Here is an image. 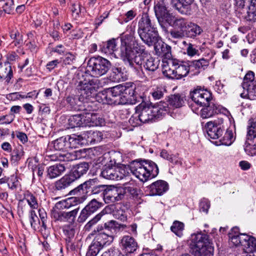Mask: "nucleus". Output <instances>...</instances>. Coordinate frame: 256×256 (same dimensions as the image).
<instances>
[{
  "mask_svg": "<svg viewBox=\"0 0 256 256\" xmlns=\"http://www.w3.org/2000/svg\"><path fill=\"white\" fill-rule=\"evenodd\" d=\"M111 66L110 62L102 56H93L88 62L84 80L77 86L78 100L84 102L94 96L102 84L97 78L104 75Z\"/></svg>",
  "mask_w": 256,
  "mask_h": 256,
  "instance_id": "1",
  "label": "nucleus"
},
{
  "mask_svg": "<svg viewBox=\"0 0 256 256\" xmlns=\"http://www.w3.org/2000/svg\"><path fill=\"white\" fill-rule=\"evenodd\" d=\"M126 38L120 46V56L125 64L131 68L134 67V64H140L142 56L144 54L145 47L139 44L135 39Z\"/></svg>",
  "mask_w": 256,
  "mask_h": 256,
  "instance_id": "2",
  "label": "nucleus"
},
{
  "mask_svg": "<svg viewBox=\"0 0 256 256\" xmlns=\"http://www.w3.org/2000/svg\"><path fill=\"white\" fill-rule=\"evenodd\" d=\"M138 32L141 40L148 46H153L160 38L155 24L146 12H142L138 21Z\"/></svg>",
  "mask_w": 256,
  "mask_h": 256,
  "instance_id": "3",
  "label": "nucleus"
},
{
  "mask_svg": "<svg viewBox=\"0 0 256 256\" xmlns=\"http://www.w3.org/2000/svg\"><path fill=\"white\" fill-rule=\"evenodd\" d=\"M131 172L142 182L155 178L158 174V166L150 160L133 161L130 166Z\"/></svg>",
  "mask_w": 256,
  "mask_h": 256,
  "instance_id": "4",
  "label": "nucleus"
},
{
  "mask_svg": "<svg viewBox=\"0 0 256 256\" xmlns=\"http://www.w3.org/2000/svg\"><path fill=\"white\" fill-rule=\"evenodd\" d=\"M190 248L194 256H212L214 247L207 234L198 232L191 235Z\"/></svg>",
  "mask_w": 256,
  "mask_h": 256,
  "instance_id": "5",
  "label": "nucleus"
},
{
  "mask_svg": "<svg viewBox=\"0 0 256 256\" xmlns=\"http://www.w3.org/2000/svg\"><path fill=\"white\" fill-rule=\"evenodd\" d=\"M89 169L88 162H83L74 166L70 173L65 174L54 184L55 190L62 191L70 186L75 181L86 174Z\"/></svg>",
  "mask_w": 256,
  "mask_h": 256,
  "instance_id": "6",
  "label": "nucleus"
},
{
  "mask_svg": "<svg viewBox=\"0 0 256 256\" xmlns=\"http://www.w3.org/2000/svg\"><path fill=\"white\" fill-rule=\"evenodd\" d=\"M176 63L175 72L177 80L186 76L189 72L192 73V75L198 74L200 70H204L208 65V61L204 58L188 62H180L177 60Z\"/></svg>",
  "mask_w": 256,
  "mask_h": 256,
  "instance_id": "7",
  "label": "nucleus"
},
{
  "mask_svg": "<svg viewBox=\"0 0 256 256\" xmlns=\"http://www.w3.org/2000/svg\"><path fill=\"white\" fill-rule=\"evenodd\" d=\"M121 88L122 85L119 84L99 92L96 96V99L100 100L99 98H100L102 102L110 105L128 104L127 96L122 94V88Z\"/></svg>",
  "mask_w": 256,
  "mask_h": 256,
  "instance_id": "8",
  "label": "nucleus"
},
{
  "mask_svg": "<svg viewBox=\"0 0 256 256\" xmlns=\"http://www.w3.org/2000/svg\"><path fill=\"white\" fill-rule=\"evenodd\" d=\"M96 231L98 233L96 234L86 256H96L104 246L110 245L114 240V236L103 231L102 226H98Z\"/></svg>",
  "mask_w": 256,
  "mask_h": 256,
  "instance_id": "9",
  "label": "nucleus"
},
{
  "mask_svg": "<svg viewBox=\"0 0 256 256\" xmlns=\"http://www.w3.org/2000/svg\"><path fill=\"white\" fill-rule=\"evenodd\" d=\"M223 124V119L221 118L218 121H210L206 122L204 129L208 138L213 140L212 142L216 146H220L224 144V136H222L223 130L221 125Z\"/></svg>",
  "mask_w": 256,
  "mask_h": 256,
  "instance_id": "10",
  "label": "nucleus"
},
{
  "mask_svg": "<svg viewBox=\"0 0 256 256\" xmlns=\"http://www.w3.org/2000/svg\"><path fill=\"white\" fill-rule=\"evenodd\" d=\"M98 183H99V181L96 178L89 179L70 190L69 194L77 196L80 199L82 200V203L86 199L88 194L91 193L92 190Z\"/></svg>",
  "mask_w": 256,
  "mask_h": 256,
  "instance_id": "11",
  "label": "nucleus"
},
{
  "mask_svg": "<svg viewBox=\"0 0 256 256\" xmlns=\"http://www.w3.org/2000/svg\"><path fill=\"white\" fill-rule=\"evenodd\" d=\"M79 143V140L76 136H66L60 137L53 142V146L56 150L66 151L68 148L76 147Z\"/></svg>",
  "mask_w": 256,
  "mask_h": 256,
  "instance_id": "12",
  "label": "nucleus"
},
{
  "mask_svg": "<svg viewBox=\"0 0 256 256\" xmlns=\"http://www.w3.org/2000/svg\"><path fill=\"white\" fill-rule=\"evenodd\" d=\"M124 190L122 188L107 186L103 199L106 204L120 201L124 198Z\"/></svg>",
  "mask_w": 256,
  "mask_h": 256,
  "instance_id": "13",
  "label": "nucleus"
},
{
  "mask_svg": "<svg viewBox=\"0 0 256 256\" xmlns=\"http://www.w3.org/2000/svg\"><path fill=\"white\" fill-rule=\"evenodd\" d=\"M190 96L195 104L200 107L206 106L212 99V93L206 89L197 88L190 93Z\"/></svg>",
  "mask_w": 256,
  "mask_h": 256,
  "instance_id": "14",
  "label": "nucleus"
},
{
  "mask_svg": "<svg viewBox=\"0 0 256 256\" xmlns=\"http://www.w3.org/2000/svg\"><path fill=\"white\" fill-rule=\"evenodd\" d=\"M152 106L140 104L136 107V112L142 124L152 122L158 119Z\"/></svg>",
  "mask_w": 256,
  "mask_h": 256,
  "instance_id": "15",
  "label": "nucleus"
},
{
  "mask_svg": "<svg viewBox=\"0 0 256 256\" xmlns=\"http://www.w3.org/2000/svg\"><path fill=\"white\" fill-rule=\"evenodd\" d=\"M228 244L230 246H244L249 235L245 233H240L237 227L232 228L228 234Z\"/></svg>",
  "mask_w": 256,
  "mask_h": 256,
  "instance_id": "16",
  "label": "nucleus"
},
{
  "mask_svg": "<svg viewBox=\"0 0 256 256\" xmlns=\"http://www.w3.org/2000/svg\"><path fill=\"white\" fill-rule=\"evenodd\" d=\"M102 206V204L96 199L91 200L82 210L77 221L78 223H84L92 214L96 212Z\"/></svg>",
  "mask_w": 256,
  "mask_h": 256,
  "instance_id": "17",
  "label": "nucleus"
},
{
  "mask_svg": "<svg viewBox=\"0 0 256 256\" xmlns=\"http://www.w3.org/2000/svg\"><path fill=\"white\" fill-rule=\"evenodd\" d=\"M120 244L122 250L126 253H134L138 248L136 240L129 235H124L121 237Z\"/></svg>",
  "mask_w": 256,
  "mask_h": 256,
  "instance_id": "18",
  "label": "nucleus"
},
{
  "mask_svg": "<svg viewBox=\"0 0 256 256\" xmlns=\"http://www.w3.org/2000/svg\"><path fill=\"white\" fill-rule=\"evenodd\" d=\"M230 112L225 108V115L227 116L230 126L225 132V146H230L233 144L236 138V125L234 118L230 116Z\"/></svg>",
  "mask_w": 256,
  "mask_h": 256,
  "instance_id": "19",
  "label": "nucleus"
},
{
  "mask_svg": "<svg viewBox=\"0 0 256 256\" xmlns=\"http://www.w3.org/2000/svg\"><path fill=\"white\" fill-rule=\"evenodd\" d=\"M102 176L106 179L118 180L124 178L126 174L124 168H104L101 172Z\"/></svg>",
  "mask_w": 256,
  "mask_h": 256,
  "instance_id": "20",
  "label": "nucleus"
},
{
  "mask_svg": "<svg viewBox=\"0 0 256 256\" xmlns=\"http://www.w3.org/2000/svg\"><path fill=\"white\" fill-rule=\"evenodd\" d=\"M135 65L144 68L148 72H154L158 69L159 62L146 54L142 56L140 64H134Z\"/></svg>",
  "mask_w": 256,
  "mask_h": 256,
  "instance_id": "21",
  "label": "nucleus"
},
{
  "mask_svg": "<svg viewBox=\"0 0 256 256\" xmlns=\"http://www.w3.org/2000/svg\"><path fill=\"white\" fill-rule=\"evenodd\" d=\"M188 26L184 32H176V36L178 37L186 36L190 38H195L196 36H200L202 32V30L200 26L197 24L190 22Z\"/></svg>",
  "mask_w": 256,
  "mask_h": 256,
  "instance_id": "22",
  "label": "nucleus"
},
{
  "mask_svg": "<svg viewBox=\"0 0 256 256\" xmlns=\"http://www.w3.org/2000/svg\"><path fill=\"white\" fill-rule=\"evenodd\" d=\"M202 107L203 108L200 112V116L202 118H208L212 116L215 114L222 113L224 110L222 106L210 102L206 106H202Z\"/></svg>",
  "mask_w": 256,
  "mask_h": 256,
  "instance_id": "23",
  "label": "nucleus"
},
{
  "mask_svg": "<svg viewBox=\"0 0 256 256\" xmlns=\"http://www.w3.org/2000/svg\"><path fill=\"white\" fill-rule=\"evenodd\" d=\"M168 189V184L164 180H158L148 186L150 196H162Z\"/></svg>",
  "mask_w": 256,
  "mask_h": 256,
  "instance_id": "24",
  "label": "nucleus"
},
{
  "mask_svg": "<svg viewBox=\"0 0 256 256\" xmlns=\"http://www.w3.org/2000/svg\"><path fill=\"white\" fill-rule=\"evenodd\" d=\"M82 200L80 199L77 196H75L57 202L52 209L60 210L68 209L73 206L82 204Z\"/></svg>",
  "mask_w": 256,
  "mask_h": 256,
  "instance_id": "25",
  "label": "nucleus"
},
{
  "mask_svg": "<svg viewBox=\"0 0 256 256\" xmlns=\"http://www.w3.org/2000/svg\"><path fill=\"white\" fill-rule=\"evenodd\" d=\"M154 45L156 54L158 56L164 58L168 60L172 56L171 47L162 42L160 40H158Z\"/></svg>",
  "mask_w": 256,
  "mask_h": 256,
  "instance_id": "26",
  "label": "nucleus"
},
{
  "mask_svg": "<svg viewBox=\"0 0 256 256\" xmlns=\"http://www.w3.org/2000/svg\"><path fill=\"white\" fill-rule=\"evenodd\" d=\"M66 170V168L64 164H56L46 168V176L50 180L54 179L62 175Z\"/></svg>",
  "mask_w": 256,
  "mask_h": 256,
  "instance_id": "27",
  "label": "nucleus"
},
{
  "mask_svg": "<svg viewBox=\"0 0 256 256\" xmlns=\"http://www.w3.org/2000/svg\"><path fill=\"white\" fill-rule=\"evenodd\" d=\"M177 60L170 59L168 62H164L162 68V74L168 78L176 79L175 72L176 66L177 65Z\"/></svg>",
  "mask_w": 256,
  "mask_h": 256,
  "instance_id": "28",
  "label": "nucleus"
},
{
  "mask_svg": "<svg viewBox=\"0 0 256 256\" xmlns=\"http://www.w3.org/2000/svg\"><path fill=\"white\" fill-rule=\"evenodd\" d=\"M194 0H172V6L180 13L185 14H190V6Z\"/></svg>",
  "mask_w": 256,
  "mask_h": 256,
  "instance_id": "29",
  "label": "nucleus"
},
{
  "mask_svg": "<svg viewBox=\"0 0 256 256\" xmlns=\"http://www.w3.org/2000/svg\"><path fill=\"white\" fill-rule=\"evenodd\" d=\"M190 22L182 18H178L174 22V28L179 30H172L170 31V36L174 38H181L182 37H178L176 36V32H182L186 30Z\"/></svg>",
  "mask_w": 256,
  "mask_h": 256,
  "instance_id": "30",
  "label": "nucleus"
},
{
  "mask_svg": "<svg viewBox=\"0 0 256 256\" xmlns=\"http://www.w3.org/2000/svg\"><path fill=\"white\" fill-rule=\"evenodd\" d=\"M190 22L182 18H178L174 22V28L179 30H172L170 31V36L174 38H181L182 37H178L176 36V32H182L186 30Z\"/></svg>",
  "mask_w": 256,
  "mask_h": 256,
  "instance_id": "31",
  "label": "nucleus"
},
{
  "mask_svg": "<svg viewBox=\"0 0 256 256\" xmlns=\"http://www.w3.org/2000/svg\"><path fill=\"white\" fill-rule=\"evenodd\" d=\"M74 226L73 224H65L62 226V231L68 246H72L76 233Z\"/></svg>",
  "mask_w": 256,
  "mask_h": 256,
  "instance_id": "32",
  "label": "nucleus"
},
{
  "mask_svg": "<svg viewBox=\"0 0 256 256\" xmlns=\"http://www.w3.org/2000/svg\"><path fill=\"white\" fill-rule=\"evenodd\" d=\"M86 126H102L104 124V120L99 115L94 112L85 114Z\"/></svg>",
  "mask_w": 256,
  "mask_h": 256,
  "instance_id": "33",
  "label": "nucleus"
},
{
  "mask_svg": "<svg viewBox=\"0 0 256 256\" xmlns=\"http://www.w3.org/2000/svg\"><path fill=\"white\" fill-rule=\"evenodd\" d=\"M13 78V71L10 64L5 62L4 64L0 62V80L4 79L7 84L10 82Z\"/></svg>",
  "mask_w": 256,
  "mask_h": 256,
  "instance_id": "34",
  "label": "nucleus"
},
{
  "mask_svg": "<svg viewBox=\"0 0 256 256\" xmlns=\"http://www.w3.org/2000/svg\"><path fill=\"white\" fill-rule=\"evenodd\" d=\"M10 36L12 42L10 44V48L15 47L20 48L24 44L23 35L18 30H12L9 32Z\"/></svg>",
  "mask_w": 256,
  "mask_h": 256,
  "instance_id": "35",
  "label": "nucleus"
},
{
  "mask_svg": "<svg viewBox=\"0 0 256 256\" xmlns=\"http://www.w3.org/2000/svg\"><path fill=\"white\" fill-rule=\"evenodd\" d=\"M68 124L72 128L76 127H86L85 114L72 116L68 119Z\"/></svg>",
  "mask_w": 256,
  "mask_h": 256,
  "instance_id": "36",
  "label": "nucleus"
},
{
  "mask_svg": "<svg viewBox=\"0 0 256 256\" xmlns=\"http://www.w3.org/2000/svg\"><path fill=\"white\" fill-rule=\"evenodd\" d=\"M154 10L158 22L162 20L168 11L163 0H156L154 2Z\"/></svg>",
  "mask_w": 256,
  "mask_h": 256,
  "instance_id": "37",
  "label": "nucleus"
},
{
  "mask_svg": "<svg viewBox=\"0 0 256 256\" xmlns=\"http://www.w3.org/2000/svg\"><path fill=\"white\" fill-rule=\"evenodd\" d=\"M116 39H111L100 46V50L102 52L106 54L112 55L114 52L117 50Z\"/></svg>",
  "mask_w": 256,
  "mask_h": 256,
  "instance_id": "38",
  "label": "nucleus"
},
{
  "mask_svg": "<svg viewBox=\"0 0 256 256\" xmlns=\"http://www.w3.org/2000/svg\"><path fill=\"white\" fill-rule=\"evenodd\" d=\"M248 239L246 240V242L244 244V248L242 253L255 256L254 252H256V238L249 236V238Z\"/></svg>",
  "mask_w": 256,
  "mask_h": 256,
  "instance_id": "39",
  "label": "nucleus"
},
{
  "mask_svg": "<svg viewBox=\"0 0 256 256\" xmlns=\"http://www.w3.org/2000/svg\"><path fill=\"white\" fill-rule=\"evenodd\" d=\"M24 200H26L30 208V210L38 209L39 204L37 197L29 191L26 192L24 194Z\"/></svg>",
  "mask_w": 256,
  "mask_h": 256,
  "instance_id": "40",
  "label": "nucleus"
},
{
  "mask_svg": "<svg viewBox=\"0 0 256 256\" xmlns=\"http://www.w3.org/2000/svg\"><path fill=\"white\" fill-rule=\"evenodd\" d=\"M185 100V97L178 94H172L168 98L170 106L174 108H179L183 106Z\"/></svg>",
  "mask_w": 256,
  "mask_h": 256,
  "instance_id": "41",
  "label": "nucleus"
},
{
  "mask_svg": "<svg viewBox=\"0 0 256 256\" xmlns=\"http://www.w3.org/2000/svg\"><path fill=\"white\" fill-rule=\"evenodd\" d=\"M103 228V231L106 232L108 234H111L112 236L118 232V223L114 220H110L104 224L102 226Z\"/></svg>",
  "mask_w": 256,
  "mask_h": 256,
  "instance_id": "42",
  "label": "nucleus"
},
{
  "mask_svg": "<svg viewBox=\"0 0 256 256\" xmlns=\"http://www.w3.org/2000/svg\"><path fill=\"white\" fill-rule=\"evenodd\" d=\"M154 110H156V114L158 118H160L163 115L169 112L170 108L168 104L166 102H160L159 104L152 106Z\"/></svg>",
  "mask_w": 256,
  "mask_h": 256,
  "instance_id": "43",
  "label": "nucleus"
},
{
  "mask_svg": "<svg viewBox=\"0 0 256 256\" xmlns=\"http://www.w3.org/2000/svg\"><path fill=\"white\" fill-rule=\"evenodd\" d=\"M245 152L250 156L256 155V141L247 137L244 145Z\"/></svg>",
  "mask_w": 256,
  "mask_h": 256,
  "instance_id": "44",
  "label": "nucleus"
},
{
  "mask_svg": "<svg viewBox=\"0 0 256 256\" xmlns=\"http://www.w3.org/2000/svg\"><path fill=\"white\" fill-rule=\"evenodd\" d=\"M28 220L31 228L34 230H36L38 228V226L41 224L34 210H30L28 212Z\"/></svg>",
  "mask_w": 256,
  "mask_h": 256,
  "instance_id": "45",
  "label": "nucleus"
},
{
  "mask_svg": "<svg viewBox=\"0 0 256 256\" xmlns=\"http://www.w3.org/2000/svg\"><path fill=\"white\" fill-rule=\"evenodd\" d=\"M122 93L124 96H127L128 104H129L131 100L135 99V86H130V87H126L122 85Z\"/></svg>",
  "mask_w": 256,
  "mask_h": 256,
  "instance_id": "46",
  "label": "nucleus"
},
{
  "mask_svg": "<svg viewBox=\"0 0 256 256\" xmlns=\"http://www.w3.org/2000/svg\"><path fill=\"white\" fill-rule=\"evenodd\" d=\"M124 73L122 71L121 68L114 67L112 69L110 78V80L114 82H120L124 80Z\"/></svg>",
  "mask_w": 256,
  "mask_h": 256,
  "instance_id": "47",
  "label": "nucleus"
},
{
  "mask_svg": "<svg viewBox=\"0 0 256 256\" xmlns=\"http://www.w3.org/2000/svg\"><path fill=\"white\" fill-rule=\"evenodd\" d=\"M87 133L88 140L90 142L97 143L100 142L104 138L102 133L100 131L90 130Z\"/></svg>",
  "mask_w": 256,
  "mask_h": 256,
  "instance_id": "48",
  "label": "nucleus"
},
{
  "mask_svg": "<svg viewBox=\"0 0 256 256\" xmlns=\"http://www.w3.org/2000/svg\"><path fill=\"white\" fill-rule=\"evenodd\" d=\"M135 28L136 26L134 24H131L127 26L126 32H124L120 36L121 44H123L124 41H125L124 40L126 38L129 39V36L131 37L132 40L135 39L134 37Z\"/></svg>",
  "mask_w": 256,
  "mask_h": 256,
  "instance_id": "49",
  "label": "nucleus"
},
{
  "mask_svg": "<svg viewBox=\"0 0 256 256\" xmlns=\"http://www.w3.org/2000/svg\"><path fill=\"white\" fill-rule=\"evenodd\" d=\"M184 227V223L180 221L175 220L170 226V230L177 236L181 237L182 235Z\"/></svg>",
  "mask_w": 256,
  "mask_h": 256,
  "instance_id": "50",
  "label": "nucleus"
},
{
  "mask_svg": "<svg viewBox=\"0 0 256 256\" xmlns=\"http://www.w3.org/2000/svg\"><path fill=\"white\" fill-rule=\"evenodd\" d=\"M80 207L74 208V210L70 212H64V222H74L76 218L79 211Z\"/></svg>",
  "mask_w": 256,
  "mask_h": 256,
  "instance_id": "51",
  "label": "nucleus"
},
{
  "mask_svg": "<svg viewBox=\"0 0 256 256\" xmlns=\"http://www.w3.org/2000/svg\"><path fill=\"white\" fill-rule=\"evenodd\" d=\"M24 152L22 148L14 150L11 154V160L12 162H18L23 156Z\"/></svg>",
  "mask_w": 256,
  "mask_h": 256,
  "instance_id": "52",
  "label": "nucleus"
},
{
  "mask_svg": "<svg viewBox=\"0 0 256 256\" xmlns=\"http://www.w3.org/2000/svg\"><path fill=\"white\" fill-rule=\"evenodd\" d=\"M254 73L252 71H249L246 74L244 78V82L242 84V87L244 89L246 90L247 92H248V87H245L244 84H247V85H252V84L254 82Z\"/></svg>",
  "mask_w": 256,
  "mask_h": 256,
  "instance_id": "53",
  "label": "nucleus"
},
{
  "mask_svg": "<svg viewBox=\"0 0 256 256\" xmlns=\"http://www.w3.org/2000/svg\"><path fill=\"white\" fill-rule=\"evenodd\" d=\"M210 206V201L206 198H204L200 200L199 203L200 210L207 214Z\"/></svg>",
  "mask_w": 256,
  "mask_h": 256,
  "instance_id": "54",
  "label": "nucleus"
},
{
  "mask_svg": "<svg viewBox=\"0 0 256 256\" xmlns=\"http://www.w3.org/2000/svg\"><path fill=\"white\" fill-rule=\"evenodd\" d=\"M0 2H4L2 6L3 11L8 14H11L14 10V0H0Z\"/></svg>",
  "mask_w": 256,
  "mask_h": 256,
  "instance_id": "55",
  "label": "nucleus"
},
{
  "mask_svg": "<svg viewBox=\"0 0 256 256\" xmlns=\"http://www.w3.org/2000/svg\"><path fill=\"white\" fill-rule=\"evenodd\" d=\"M64 211L52 208L51 216L55 221L64 222Z\"/></svg>",
  "mask_w": 256,
  "mask_h": 256,
  "instance_id": "56",
  "label": "nucleus"
},
{
  "mask_svg": "<svg viewBox=\"0 0 256 256\" xmlns=\"http://www.w3.org/2000/svg\"><path fill=\"white\" fill-rule=\"evenodd\" d=\"M38 212L39 216L40 218V224L42 227L44 229L46 230L47 228L46 222H47V214L45 210L43 208H38Z\"/></svg>",
  "mask_w": 256,
  "mask_h": 256,
  "instance_id": "57",
  "label": "nucleus"
},
{
  "mask_svg": "<svg viewBox=\"0 0 256 256\" xmlns=\"http://www.w3.org/2000/svg\"><path fill=\"white\" fill-rule=\"evenodd\" d=\"M19 183L16 176L12 174L8 177V185L10 189L12 190L16 189L18 187Z\"/></svg>",
  "mask_w": 256,
  "mask_h": 256,
  "instance_id": "58",
  "label": "nucleus"
},
{
  "mask_svg": "<svg viewBox=\"0 0 256 256\" xmlns=\"http://www.w3.org/2000/svg\"><path fill=\"white\" fill-rule=\"evenodd\" d=\"M166 90L162 87H157L153 90V91L151 92L152 96L153 98L155 100H159L164 96V93Z\"/></svg>",
  "mask_w": 256,
  "mask_h": 256,
  "instance_id": "59",
  "label": "nucleus"
},
{
  "mask_svg": "<svg viewBox=\"0 0 256 256\" xmlns=\"http://www.w3.org/2000/svg\"><path fill=\"white\" fill-rule=\"evenodd\" d=\"M250 12L248 16L250 20L256 22V0H252L249 7Z\"/></svg>",
  "mask_w": 256,
  "mask_h": 256,
  "instance_id": "60",
  "label": "nucleus"
},
{
  "mask_svg": "<svg viewBox=\"0 0 256 256\" xmlns=\"http://www.w3.org/2000/svg\"><path fill=\"white\" fill-rule=\"evenodd\" d=\"M103 214H104L102 212L96 214L94 218L87 222L84 226L85 228L87 230H90L94 225L96 224L101 219Z\"/></svg>",
  "mask_w": 256,
  "mask_h": 256,
  "instance_id": "61",
  "label": "nucleus"
},
{
  "mask_svg": "<svg viewBox=\"0 0 256 256\" xmlns=\"http://www.w3.org/2000/svg\"><path fill=\"white\" fill-rule=\"evenodd\" d=\"M178 18H176L172 15L170 14V13L167 12L166 15L162 17V22H166L170 26H171L174 27V22H175V20L177 19Z\"/></svg>",
  "mask_w": 256,
  "mask_h": 256,
  "instance_id": "62",
  "label": "nucleus"
},
{
  "mask_svg": "<svg viewBox=\"0 0 256 256\" xmlns=\"http://www.w3.org/2000/svg\"><path fill=\"white\" fill-rule=\"evenodd\" d=\"M62 162L72 161L76 159V156L74 152L62 153Z\"/></svg>",
  "mask_w": 256,
  "mask_h": 256,
  "instance_id": "63",
  "label": "nucleus"
},
{
  "mask_svg": "<svg viewBox=\"0 0 256 256\" xmlns=\"http://www.w3.org/2000/svg\"><path fill=\"white\" fill-rule=\"evenodd\" d=\"M128 122L130 125L132 126H137L142 124L141 121L140 120V118H138V114H137L136 112V113L133 114L129 119Z\"/></svg>",
  "mask_w": 256,
  "mask_h": 256,
  "instance_id": "64",
  "label": "nucleus"
}]
</instances>
